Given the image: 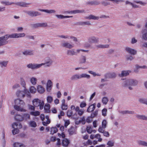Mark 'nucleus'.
<instances>
[{
	"mask_svg": "<svg viewBox=\"0 0 147 147\" xmlns=\"http://www.w3.org/2000/svg\"><path fill=\"white\" fill-rule=\"evenodd\" d=\"M45 62L41 64L30 63L27 64L26 67L28 68L32 69H35L40 67L42 65H45V67H49L52 64L53 61L50 57H47L45 60Z\"/></svg>",
	"mask_w": 147,
	"mask_h": 147,
	"instance_id": "f257e3e1",
	"label": "nucleus"
},
{
	"mask_svg": "<svg viewBox=\"0 0 147 147\" xmlns=\"http://www.w3.org/2000/svg\"><path fill=\"white\" fill-rule=\"evenodd\" d=\"M138 82L133 78H128L124 81L122 83L123 87L127 88L130 90L133 89V87L136 86Z\"/></svg>",
	"mask_w": 147,
	"mask_h": 147,
	"instance_id": "f03ea898",
	"label": "nucleus"
},
{
	"mask_svg": "<svg viewBox=\"0 0 147 147\" xmlns=\"http://www.w3.org/2000/svg\"><path fill=\"white\" fill-rule=\"evenodd\" d=\"M32 102L33 105L35 107L39 106L41 110L43 108L44 105V102L43 101H41L38 98H34L32 100Z\"/></svg>",
	"mask_w": 147,
	"mask_h": 147,
	"instance_id": "7ed1b4c3",
	"label": "nucleus"
},
{
	"mask_svg": "<svg viewBox=\"0 0 147 147\" xmlns=\"http://www.w3.org/2000/svg\"><path fill=\"white\" fill-rule=\"evenodd\" d=\"M26 13L29 16L31 17H36L40 16L41 14L37 11H27L26 12Z\"/></svg>",
	"mask_w": 147,
	"mask_h": 147,
	"instance_id": "20e7f679",
	"label": "nucleus"
},
{
	"mask_svg": "<svg viewBox=\"0 0 147 147\" xmlns=\"http://www.w3.org/2000/svg\"><path fill=\"white\" fill-rule=\"evenodd\" d=\"M53 83L50 80H47L46 85V90L48 92H50L53 86Z\"/></svg>",
	"mask_w": 147,
	"mask_h": 147,
	"instance_id": "39448f33",
	"label": "nucleus"
},
{
	"mask_svg": "<svg viewBox=\"0 0 147 147\" xmlns=\"http://www.w3.org/2000/svg\"><path fill=\"white\" fill-rule=\"evenodd\" d=\"M131 72V71L130 70L123 71L121 74H119L118 76L121 77H126L128 76Z\"/></svg>",
	"mask_w": 147,
	"mask_h": 147,
	"instance_id": "423d86ee",
	"label": "nucleus"
},
{
	"mask_svg": "<svg viewBox=\"0 0 147 147\" xmlns=\"http://www.w3.org/2000/svg\"><path fill=\"white\" fill-rule=\"evenodd\" d=\"M8 39V37H0V47L7 44Z\"/></svg>",
	"mask_w": 147,
	"mask_h": 147,
	"instance_id": "0eeeda50",
	"label": "nucleus"
},
{
	"mask_svg": "<svg viewBox=\"0 0 147 147\" xmlns=\"http://www.w3.org/2000/svg\"><path fill=\"white\" fill-rule=\"evenodd\" d=\"M85 19L89 20H98L99 18L98 16H96L92 15H90L84 17Z\"/></svg>",
	"mask_w": 147,
	"mask_h": 147,
	"instance_id": "6e6552de",
	"label": "nucleus"
},
{
	"mask_svg": "<svg viewBox=\"0 0 147 147\" xmlns=\"http://www.w3.org/2000/svg\"><path fill=\"white\" fill-rule=\"evenodd\" d=\"M125 49L127 52L131 55H135L137 53V51L136 50L129 47H126Z\"/></svg>",
	"mask_w": 147,
	"mask_h": 147,
	"instance_id": "1a4fd4ad",
	"label": "nucleus"
},
{
	"mask_svg": "<svg viewBox=\"0 0 147 147\" xmlns=\"http://www.w3.org/2000/svg\"><path fill=\"white\" fill-rule=\"evenodd\" d=\"M14 108L18 111L22 112H26V110L23 107H21L17 105H15L14 107Z\"/></svg>",
	"mask_w": 147,
	"mask_h": 147,
	"instance_id": "9d476101",
	"label": "nucleus"
},
{
	"mask_svg": "<svg viewBox=\"0 0 147 147\" xmlns=\"http://www.w3.org/2000/svg\"><path fill=\"white\" fill-rule=\"evenodd\" d=\"M6 36L8 37H24L25 34L24 33H14L10 35H6Z\"/></svg>",
	"mask_w": 147,
	"mask_h": 147,
	"instance_id": "9b49d317",
	"label": "nucleus"
},
{
	"mask_svg": "<svg viewBox=\"0 0 147 147\" xmlns=\"http://www.w3.org/2000/svg\"><path fill=\"white\" fill-rule=\"evenodd\" d=\"M37 89L38 92L40 94H42L45 92V88L41 85H38Z\"/></svg>",
	"mask_w": 147,
	"mask_h": 147,
	"instance_id": "f8f14e48",
	"label": "nucleus"
},
{
	"mask_svg": "<svg viewBox=\"0 0 147 147\" xmlns=\"http://www.w3.org/2000/svg\"><path fill=\"white\" fill-rule=\"evenodd\" d=\"M27 92H24V90L23 91L18 90L16 92V95L18 97L24 98Z\"/></svg>",
	"mask_w": 147,
	"mask_h": 147,
	"instance_id": "ddd939ff",
	"label": "nucleus"
},
{
	"mask_svg": "<svg viewBox=\"0 0 147 147\" xmlns=\"http://www.w3.org/2000/svg\"><path fill=\"white\" fill-rule=\"evenodd\" d=\"M22 53L25 55H33L34 54V52L33 51L26 50L23 52Z\"/></svg>",
	"mask_w": 147,
	"mask_h": 147,
	"instance_id": "4468645a",
	"label": "nucleus"
},
{
	"mask_svg": "<svg viewBox=\"0 0 147 147\" xmlns=\"http://www.w3.org/2000/svg\"><path fill=\"white\" fill-rule=\"evenodd\" d=\"M15 4L22 7H28V5L30 4V3H26L24 2H19L16 3Z\"/></svg>",
	"mask_w": 147,
	"mask_h": 147,
	"instance_id": "2eb2a0df",
	"label": "nucleus"
},
{
	"mask_svg": "<svg viewBox=\"0 0 147 147\" xmlns=\"http://www.w3.org/2000/svg\"><path fill=\"white\" fill-rule=\"evenodd\" d=\"M12 127L13 129H20L22 127V125L20 123H14L12 124Z\"/></svg>",
	"mask_w": 147,
	"mask_h": 147,
	"instance_id": "dca6fc26",
	"label": "nucleus"
},
{
	"mask_svg": "<svg viewBox=\"0 0 147 147\" xmlns=\"http://www.w3.org/2000/svg\"><path fill=\"white\" fill-rule=\"evenodd\" d=\"M15 119L18 121H24L23 115L17 114L15 116Z\"/></svg>",
	"mask_w": 147,
	"mask_h": 147,
	"instance_id": "f3484780",
	"label": "nucleus"
},
{
	"mask_svg": "<svg viewBox=\"0 0 147 147\" xmlns=\"http://www.w3.org/2000/svg\"><path fill=\"white\" fill-rule=\"evenodd\" d=\"M62 45L63 47H65L69 49H72L74 47L73 45L67 42L62 43Z\"/></svg>",
	"mask_w": 147,
	"mask_h": 147,
	"instance_id": "a211bd4d",
	"label": "nucleus"
},
{
	"mask_svg": "<svg viewBox=\"0 0 147 147\" xmlns=\"http://www.w3.org/2000/svg\"><path fill=\"white\" fill-rule=\"evenodd\" d=\"M136 117L139 119L147 120V116L145 115H136Z\"/></svg>",
	"mask_w": 147,
	"mask_h": 147,
	"instance_id": "6ab92c4d",
	"label": "nucleus"
},
{
	"mask_svg": "<svg viewBox=\"0 0 147 147\" xmlns=\"http://www.w3.org/2000/svg\"><path fill=\"white\" fill-rule=\"evenodd\" d=\"M38 10L40 11L44 12L47 13H55L56 11L54 10H48V9H39Z\"/></svg>",
	"mask_w": 147,
	"mask_h": 147,
	"instance_id": "aec40b11",
	"label": "nucleus"
},
{
	"mask_svg": "<svg viewBox=\"0 0 147 147\" xmlns=\"http://www.w3.org/2000/svg\"><path fill=\"white\" fill-rule=\"evenodd\" d=\"M71 80H76L81 79L80 74H76L72 76L71 77Z\"/></svg>",
	"mask_w": 147,
	"mask_h": 147,
	"instance_id": "412c9836",
	"label": "nucleus"
},
{
	"mask_svg": "<svg viewBox=\"0 0 147 147\" xmlns=\"http://www.w3.org/2000/svg\"><path fill=\"white\" fill-rule=\"evenodd\" d=\"M67 55H68L73 56L75 55L76 52L75 51L74 49H72L71 50H68L67 51Z\"/></svg>",
	"mask_w": 147,
	"mask_h": 147,
	"instance_id": "4be33fe9",
	"label": "nucleus"
},
{
	"mask_svg": "<svg viewBox=\"0 0 147 147\" xmlns=\"http://www.w3.org/2000/svg\"><path fill=\"white\" fill-rule=\"evenodd\" d=\"M137 143L140 146L147 147V142L145 141L139 140L137 141Z\"/></svg>",
	"mask_w": 147,
	"mask_h": 147,
	"instance_id": "5701e85b",
	"label": "nucleus"
},
{
	"mask_svg": "<svg viewBox=\"0 0 147 147\" xmlns=\"http://www.w3.org/2000/svg\"><path fill=\"white\" fill-rule=\"evenodd\" d=\"M95 104H94L90 106L87 109V111L88 112H91L93 111L95 108Z\"/></svg>",
	"mask_w": 147,
	"mask_h": 147,
	"instance_id": "b1692460",
	"label": "nucleus"
},
{
	"mask_svg": "<svg viewBox=\"0 0 147 147\" xmlns=\"http://www.w3.org/2000/svg\"><path fill=\"white\" fill-rule=\"evenodd\" d=\"M58 19H62L63 18H72L73 16H64L61 15H56L55 16Z\"/></svg>",
	"mask_w": 147,
	"mask_h": 147,
	"instance_id": "393cba45",
	"label": "nucleus"
},
{
	"mask_svg": "<svg viewBox=\"0 0 147 147\" xmlns=\"http://www.w3.org/2000/svg\"><path fill=\"white\" fill-rule=\"evenodd\" d=\"M24 120L27 121L30 119V115L28 113H24L23 115Z\"/></svg>",
	"mask_w": 147,
	"mask_h": 147,
	"instance_id": "a878e982",
	"label": "nucleus"
},
{
	"mask_svg": "<svg viewBox=\"0 0 147 147\" xmlns=\"http://www.w3.org/2000/svg\"><path fill=\"white\" fill-rule=\"evenodd\" d=\"M30 82L33 85H35L37 83V79L36 78L32 77L30 79Z\"/></svg>",
	"mask_w": 147,
	"mask_h": 147,
	"instance_id": "bb28decb",
	"label": "nucleus"
},
{
	"mask_svg": "<svg viewBox=\"0 0 147 147\" xmlns=\"http://www.w3.org/2000/svg\"><path fill=\"white\" fill-rule=\"evenodd\" d=\"M50 105L48 103L46 104L44 106V109L45 111V112L47 113L50 112Z\"/></svg>",
	"mask_w": 147,
	"mask_h": 147,
	"instance_id": "cd10ccee",
	"label": "nucleus"
},
{
	"mask_svg": "<svg viewBox=\"0 0 147 147\" xmlns=\"http://www.w3.org/2000/svg\"><path fill=\"white\" fill-rule=\"evenodd\" d=\"M62 145L64 147H66L68 146L69 144V141L67 139H64L62 141Z\"/></svg>",
	"mask_w": 147,
	"mask_h": 147,
	"instance_id": "c85d7f7f",
	"label": "nucleus"
},
{
	"mask_svg": "<svg viewBox=\"0 0 147 147\" xmlns=\"http://www.w3.org/2000/svg\"><path fill=\"white\" fill-rule=\"evenodd\" d=\"M89 41L91 43H95L98 42V39L96 37H91L89 39Z\"/></svg>",
	"mask_w": 147,
	"mask_h": 147,
	"instance_id": "c756f323",
	"label": "nucleus"
},
{
	"mask_svg": "<svg viewBox=\"0 0 147 147\" xmlns=\"http://www.w3.org/2000/svg\"><path fill=\"white\" fill-rule=\"evenodd\" d=\"M21 85L24 88V91L25 92H28V90L26 88V83L24 80L22 79L21 81Z\"/></svg>",
	"mask_w": 147,
	"mask_h": 147,
	"instance_id": "7c9ffc66",
	"label": "nucleus"
},
{
	"mask_svg": "<svg viewBox=\"0 0 147 147\" xmlns=\"http://www.w3.org/2000/svg\"><path fill=\"white\" fill-rule=\"evenodd\" d=\"M138 101L141 103L145 104L146 105L147 103V99L144 98H139L138 99Z\"/></svg>",
	"mask_w": 147,
	"mask_h": 147,
	"instance_id": "2f4dec72",
	"label": "nucleus"
},
{
	"mask_svg": "<svg viewBox=\"0 0 147 147\" xmlns=\"http://www.w3.org/2000/svg\"><path fill=\"white\" fill-rule=\"evenodd\" d=\"M106 76L107 77L114 78L116 76V74L115 72H112L108 73L106 74Z\"/></svg>",
	"mask_w": 147,
	"mask_h": 147,
	"instance_id": "473e14b6",
	"label": "nucleus"
},
{
	"mask_svg": "<svg viewBox=\"0 0 147 147\" xmlns=\"http://www.w3.org/2000/svg\"><path fill=\"white\" fill-rule=\"evenodd\" d=\"M73 14H76L77 13H85V11L84 9L79 10L77 9L72 10Z\"/></svg>",
	"mask_w": 147,
	"mask_h": 147,
	"instance_id": "72a5a7b5",
	"label": "nucleus"
},
{
	"mask_svg": "<svg viewBox=\"0 0 147 147\" xmlns=\"http://www.w3.org/2000/svg\"><path fill=\"white\" fill-rule=\"evenodd\" d=\"M81 78H86L87 79H89L90 78V76L86 74L82 73L80 74Z\"/></svg>",
	"mask_w": 147,
	"mask_h": 147,
	"instance_id": "f704fd0d",
	"label": "nucleus"
},
{
	"mask_svg": "<svg viewBox=\"0 0 147 147\" xmlns=\"http://www.w3.org/2000/svg\"><path fill=\"white\" fill-rule=\"evenodd\" d=\"M96 47L99 48L104 49L107 48L109 47V46L107 44L106 45H97Z\"/></svg>",
	"mask_w": 147,
	"mask_h": 147,
	"instance_id": "c9c22d12",
	"label": "nucleus"
},
{
	"mask_svg": "<svg viewBox=\"0 0 147 147\" xmlns=\"http://www.w3.org/2000/svg\"><path fill=\"white\" fill-rule=\"evenodd\" d=\"M8 63V61H7L0 62V65L1 67H7Z\"/></svg>",
	"mask_w": 147,
	"mask_h": 147,
	"instance_id": "e433bc0d",
	"label": "nucleus"
},
{
	"mask_svg": "<svg viewBox=\"0 0 147 147\" xmlns=\"http://www.w3.org/2000/svg\"><path fill=\"white\" fill-rule=\"evenodd\" d=\"M15 102L16 104L20 105H24L25 104V103L23 100L19 99H17L15 100Z\"/></svg>",
	"mask_w": 147,
	"mask_h": 147,
	"instance_id": "4c0bfd02",
	"label": "nucleus"
},
{
	"mask_svg": "<svg viewBox=\"0 0 147 147\" xmlns=\"http://www.w3.org/2000/svg\"><path fill=\"white\" fill-rule=\"evenodd\" d=\"M13 146L14 147H25L23 144L19 142L15 143L13 144Z\"/></svg>",
	"mask_w": 147,
	"mask_h": 147,
	"instance_id": "58836bf2",
	"label": "nucleus"
},
{
	"mask_svg": "<svg viewBox=\"0 0 147 147\" xmlns=\"http://www.w3.org/2000/svg\"><path fill=\"white\" fill-rule=\"evenodd\" d=\"M79 24L81 25H91V23L89 21L82 22L79 23Z\"/></svg>",
	"mask_w": 147,
	"mask_h": 147,
	"instance_id": "ea45409f",
	"label": "nucleus"
},
{
	"mask_svg": "<svg viewBox=\"0 0 147 147\" xmlns=\"http://www.w3.org/2000/svg\"><path fill=\"white\" fill-rule=\"evenodd\" d=\"M29 125L31 127H35L37 126L36 122L34 121H30L29 123Z\"/></svg>",
	"mask_w": 147,
	"mask_h": 147,
	"instance_id": "a19ab883",
	"label": "nucleus"
},
{
	"mask_svg": "<svg viewBox=\"0 0 147 147\" xmlns=\"http://www.w3.org/2000/svg\"><path fill=\"white\" fill-rule=\"evenodd\" d=\"M86 57L85 56H82L80 59V63L81 64L85 63L86 61Z\"/></svg>",
	"mask_w": 147,
	"mask_h": 147,
	"instance_id": "79ce46f5",
	"label": "nucleus"
},
{
	"mask_svg": "<svg viewBox=\"0 0 147 147\" xmlns=\"http://www.w3.org/2000/svg\"><path fill=\"white\" fill-rule=\"evenodd\" d=\"M2 4H4L5 5H9L14 4L13 2H10L9 1H2L1 2Z\"/></svg>",
	"mask_w": 147,
	"mask_h": 147,
	"instance_id": "37998d69",
	"label": "nucleus"
},
{
	"mask_svg": "<svg viewBox=\"0 0 147 147\" xmlns=\"http://www.w3.org/2000/svg\"><path fill=\"white\" fill-rule=\"evenodd\" d=\"M114 144L115 142L114 140H110L108 142L107 144V145L111 147L114 146Z\"/></svg>",
	"mask_w": 147,
	"mask_h": 147,
	"instance_id": "c03bdc74",
	"label": "nucleus"
},
{
	"mask_svg": "<svg viewBox=\"0 0 147 147\" xmlns=\"http://www.w3.org/2000/svg\"><path fill=\"white\" fill-rule=\"evenodd\" d=\"M108 100V99L107 97H105L102 98V102L104 105H106L107 104Z\"/></svg>",
	"mask_w": 147,
	"mask_h": 147,
	"instance_id": "a18cd8bd",
	"label": "nucleus"
},
{
	"mask_svg": "<svg viewBox=\"0 0 147 147\" xmlns=\"http://www.w3.org/2000/svg\"><path fill=\"white\" fill-rule=\"evenodd\" d=\"M30 91L32 93H35L36 92V89L34 86H31L30 88Z\"/></svg>",
	"mask_w": 147,
	"mask_h": 147,
	"instance_id": "49530a36",
	"label": "nucleus"
},
{
	"mask_svg": "<svg viewBox=\"0 0 147 147\" xmlns=\"http://www.w3.org/2000/svg\"><path fill=\"white\" fill-rule=\"evenodd\" d=\"M57 131V129L56 127H52L51 129L50 134H53L56 133Z\"/></svg>",
	"mask_w": 147,
	"mask_h": 147,
	"instance_id": "de8ad7c7",
	"label": "nucleus"
},
{
	"mask_svg": "<svg viewBox=\"0 0 147 147\" xmlns=\"http://www.w3.org/2000/svg\"><path fill=\"white\" fill-rule=\"evenodd\" d=\"M93 127L90 126H88L87 127L86 130L88 134H91L92 132Z\"/></svg>",
	"mask_w": 147,
	"mask_h": 147,
	"instance_id": "09e8293b",
	"label": "nucleus"
},
{
	"mask_svg": "<svg viewBox=\"0 0 147 147\" xmlns=\"http://www.w3.org/2000/svg\"><path fill=\"white\" fill-rule=\"evenodd\" d=\"M88 72L89 73L92 74L93 76H100L101 75L98 73L96 74L95 72H94L92 71H89Z\"/></svg>",
	"mask_w": 147,
	"mask_h": 147,
	"instance_id": "8fccbe9b",
	"label": "nucleus"
},
{
	"mask_svg": "<svg viewBox=\"0 0 147 147\" xmlns=\"http://www.w3.org/2000/svg\"><path fill=\"white\" fill-rule=\"evenodd\" d=\"M30 114L34 116H38L40 115V113L38 111H36L35 112L31 111L30 113Z\"/></svg>",
	"mask_w": 147,
	"mask_h": 147,
	"instance_id": "3c124183",
	"label": "nucleus"
},
{
	"mask_svg": "<svg viewBox=\"0 0 147 147\" xmlns=\"http://www.w3.org/2000/svg\"><path fill=\"white\" fill-rule=\"evenodd\" d=\"M47 100L48 103H51L53 101V98L51 96H48L47 97Z\"/></svg>",
	"mask_w": 147,
	"mask_h": 147,
	"instance_id": "603ef678",
	"label": "nucleus"
},
{
	"mask_svg": "<svg viewBox=\"0 0 147 147\" xmlns=\"http://www.w3.org/2000/svg\"><path fill=\"white\" fill-rule=\"evenodd\" d=\"M134 2L137 3H139L142 5L144 6L146 4V3L142 2L141 1H138L137 0H134Z\"/></svg>",
	"mask_w": 147,
	"mask_h": 147,
	"instance_id": "864d4df0",
	"label": "nucleus"
},
{
	"mask_svg": "<svg viewBox=\"0 0 147 147\" xmlns=\"http://www.w3.org/2000/svg\"><path fill=\"white\" fill-rule=\"evenodd\" d=\"M100 135L99 134H97L95 135V138L98 139V142H101L102 140V139L100 138Z\"/></svg>",
	"mask_w": 147,
	"mask_h": 147,
	"instance_id": "5fc2aeb1",
	"label": "nucleus"
},
{
	"mask_svg": "<svg viewBox=\"0 0 147 147\" xmlns=\"http://www.w3.org/2000/svg\"><path fill=\"white\" fill-rule=\"evenodd\" d=\"M143 37H147V29H144L142 31Z\"/></svg>",
	"mask_w": 147,
	"mask_h": 147,
	"instance_id": "6e6d98bb",
	"label": "nucleus"
},
{
	"mask_svg": "<svg viewBox=\"0 0 147 147\" xmlns=\"http://www.w3.org/2000/svg\"><path fill=\"white\" fill-rule=\"evenodd\" d=\"M28 109L30 110L33 111L35 110V107L33 105H28Z\"/></svg>",
	"mask_w": 147,
	"mask_h": 147,
	"instance_id": "4d7b16f0",
	"label": "nucleus"
},
{
	"mask_svg": "<svg viewBox=\"0 0 147 147\" xmlns=\"http://www.w3.org/2000/svg\"><path fill=\"white\" fill-rule=\"evenodd\" d=\"M12 133L13 135H14L18 134L19 132V130L18 129L15 128L12 130Z\"/></svg>",
	"mask_w": 147,
	"mask_h": 147,
	"instance_id": "13d9d810",
	"label": "nucleus"
},
{
	"mask_svg": "<svg viewBox=\"0 0 147 147\" xmlns=\"http://www.w3.org/2000/svg\"><path fill=\"white\" fill-rule=\"evenodd\" d=\"M61 108L63 110H66L68 109V106L67 105H66L65 104L61 105Z\"/></svg>",
	"mask_w": 147,
	"mask_h": 147,
	"instance_id": "bf43d9fd",
	"label": "nucleus"
},
{
	"mask_svg": "<svg viewBox=\"0 0 147 147\" xmlns=\"http://www.w3.org/2000/svg\"><path fill=\"white\" fill-rule=\"evenodd\" d=\"M73 112L71 110H68L67 112V116L69 117L72 115Z\"/></svg>",
	"mask_w": 147,
	"mask_h": 147,
	"instance_id": "052dcab7",
	"label": "nucleus"
},
{
	"mask_svg": "<svg viewBox=\"0 0 147 147\" xmlns=\"http://www.w3.org/2000/svg\"><path fill=\"white\" fill-rule=\"evenodd\" d=\"M79 122L82 123V124H84L85 123V119L84 117H82L79 121Z\"/></svg>",
	"mask_w": 147,
	"mask_h": 147,
	"instance_id": "680f3d73",
	"label": "nucleus"
},
{
	"mask_svg": "<svg viewBox=\"0 0 147 147\" xmlns=\"http://www.w3.org/2000/svg\"><path fill=\"white\" fill-rule=\"evenodd\" d=\"M123 114H133L134 113V111H124L123 112Z\"/></svg>",
	"mask_w": 147,
	"mask_h": 147,
	"instance_id": "e2e57ef3",
	"label": "nucleus"
},
{
	"mask_svg": "<svg viewBox=\"0 0 147 147\" xmlns=\"http://www.w3.org/2000/svg\"><path fill=\"white\" fill-rule=\"evenodd\" d=\"M105 128H103L102 126H100L98 129V131L100 133H103L104 131Z\"/></svg>",
	"mask_w": 147,
	"mask_h": 147,
	"instance_id": "0e129e2a",
	"label": "nucleus"
},
{
	"mask_svg": "<svg viewBox=\"0 0 147 147\" xmlns=\"http://www.w3.org/2000/svg\"><path fill=\"white\" fill-rule=\"evenodd\" d=\"M84 112V111L83 109H80L78 112V115L81 116L82 115Z\"/></svg>",
	"mask_w": 147,
	"mask_h": 147,
	"instance_id": "69168bd1",
	"label": "nucleus"
},
{
	"mask_svg": "<svg viewBox=\"0 0 147 147\" xmlns=\"http://www.w3.org/2000/svg\"><path fill=\"white\" fill-rule=\"evenodd\" d=\"M40 27H46L47 26V23H39Z\"/></svg>",
	"mask_w": 147,
	"mask_h": 147,
	"instance_id": "338daca9",
	"label": "nucleus"
},
{
	"mask_svg": "<svg viewBox=\"0 0 147 147\" xmlns=\"http://www.w3.org/2000/svg\"><path fill=\"white\" fill-rule=\"evenodd\" d=\"M107 124V121L105 120H103L102 122V126L103 127V128H105L106 127Z\"/></svg>",
	"mask_w": 147,
	"mask_h": 147,
	"instance_id": "774afa93",
	"label": "nucleus"
}]
</instances>
